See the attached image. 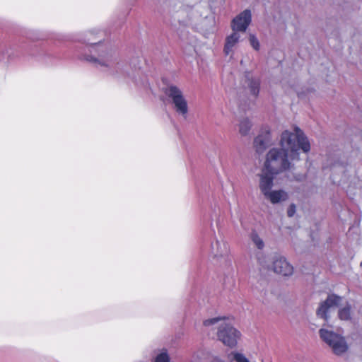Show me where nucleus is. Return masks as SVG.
I'll return each instance as SVG.
<instances>
[{
	"mask_svg": "<svg viewBox=\"0 0 362 362\" xmlns=\"http://www.w3.org/2000/svg\"><path fill=\"white\" fill-rule=\"evenodd\" d=\"M196 1H199V0H195Z\"/></svg>",
	"mask_w": 362,
	"mask_h": 362,
	"instance_id": "obj_28",
	"label": "nucleus"
},
{
	"mask_svg": "<svg viewBox=\"0 0 362 362\" xmlns=\"http://www.w3.org/2000/svg\"><path fill=\"white\" fill-rule=\"evenodd\" d=\"M211 362H225L223 360L220 358L215 357Z\"/></svg>",
	"mask_w": 362,
	"mask_h": 362,
	"instance_id": "obj_25",
	"label": "nucleus"
},
{
	"mask_svg": "<svg viewBox=\"0 0 362 362\" xmlns=\"http://www.w3.org/2000/svg\"><path fill=\"white\" fill-rule=\"evenodd\" d=\"M280 148H273L267 154L264 168L275 174L289 170L291 160H299L300 151L307 153L310 150V144L303 132L295 127L294 132L288 130L281 134Z\"/></svg>",
	"mask_w": 362,
	"mask_h": 362,
	"instance_id": "obj_2",
	"label": "nucleus"
},
{
	"mask_svg": "<svg viewBox=\"0 0 362 362\" xmlns=\"http://www.w3.org/2000/svg\"><path fill=\"white\" fill-rule=\"evenodd\" d=\"M276 174L269 172L268 170L262 168V173L259 175V187L263 195L269 192L274 185V175Z\"/></svg>",
	"mask_w": 362,
	"mask_h": 362,
	"instance_id": "obj_12",
	"label": "nucleus"
},
{
	"mask_svg": "<svg viewBox=\"0 0 362 362\" xmlns=\"http://www.w3.org/2000/svg\"><path fill=\"white\" fill-rule=\"evenodd\" d=\"M261 81L259 77L253 76L250 73L245 75V84L251 95L257 98L259 93Z\"/></svg>",
	"mask_w": 362,
	"mask_h": 362,
	"instance_id": "obj_13",
	"label": "nucleus"
},
{
	"mask_svg": "<svg viewBox=\"0 0 362 362\" xmlns=\"http://www.w3.org/2000/svg\"><path fill=\"white\" fill-rule=\"evenodd\" d=\"M272 143L270 131L262 129L259 134L254 140V146L258 153H263Z\"/></svg>",
	"mask_w": 362,
	"mask_h": 362,
	"instance_id": "obj_10",
	"label": "nucleus"
},
{
	"mask_svg": "<svg viewBox=\"0 0 362 362\" xmlns=\"http://www.w3.org/2000/svg\"><path fill=\"white\" fill-rule=\"evenodd\" d=\"M206 331L217 329L216 336L225 346L233 348L238 344L241 334L235 328L225 317L209 318L203 322Z\"/></svg>",
	"mask_w": 362,
	"mask_h": 362,
	"instance_id": "obj_3",
	"label": "nucleus"
},
{
	"mask_svg": "<svg viewBox=\"0 0 362 362\" xmlns=\"http://www.w3.org/2000/svg\"><path fill=\"white\" fill-rule=\"evenodd\" d=\"M229 247L222 239H215L211 243L209 258L213 264L227 262L228 260Z\"/></svg>",
	"mask_w": 362,
	"mask_h": 362,
	"instance_id": "obj_6",
	"label": "nucleus"
},
{
	"mask_svg": "<svg viewBox=\"0 0 362 362\" xmlns=\"http://www.w3.org/2000/svg\"><path fill=\"white\" fill-rule=\"evenodd\" d=\"M250 238L259 250H263L265 245L264 242L255 230H252L251 231L250 234ZM256 258L259 265H261L262 267L267 268L269 267V262L267 261L268 257L261 251H258L256 253Z\"/></svg>",
	"mask_w": 362,
	"mask_h": 362,
	"instance_id": "obj_7",
	"label": "nucleus"
},
{
	"mask_svg": "<svg viewBox=\"0 0 362 362\" xmlns=\"http://www.w3.org/2000/svg\"><path fill=\"white\" fill-rule=\"evenodd\" d=\"M86 43L84 52L81 54V59L110 76L127 83L132 82L137 86H145L146 76L135 64L132 66L121 60L115 52L100 41L90 42V39H87Z\"/></svg>",
	"mask_w": 362,
	"mask_h": 362,
	"instance_id": "obj_1",
	"label": "nucleus"
},
{
	"mask_svg": "<svg viewBox=\"0 0 362 362\" xmlns=\"http://www.w3.org/2000/svg\"><path fill=\"white\" fill-rule=\"evenodd\" d=\"M296 205L294 204H291L288 208V210H287V215L288 217H292L293 216V215L295 214L296 213Z\"/></svg>",
	"mask_w": 362,
	"mask_h": 362,
	"instance_id": "obj_24",
	"label": "nucleus"
},
{
	"mask_svg": "<svg viewBox=\"0 0 362 362\" xmlns=\"http://www.w3.org/2000/svg\"><path fill=\"white\" fill-rule=\"evenodd\" d=\"M320 338L332 350L334 354L340 356L346 352L348 344L344 337L327 329H320Z\"/></svg>",
	"mask_w": 362,
	"mask_h": 362,
	"instance_id": "obj_5",
	"label": "nucleus"
},
{
	"mask_svg": "<svg viewBox=\"0 0 362 362\" xmlns=\"http://www.w3.org/2000/svg\"><path fill=\"white\" fill-rule=\"evenodd\" d=\"M240 35L238 32L233 31V33L226 37L225 45H224V53L226 55H229L233 53L234 47L239 42Z\"/></svg>",
	"mask_w": 362,
	"mask_h": 362,
	"instance_id": "obj_15",
	"label": "nucleus"
},
{
	"mask_svg": "<svg viewBox=\"0 0 362 362\" xmlns=\"http://www.w3.org/2000/svg\"><path fill=\"white\" fill-rule=\"evenodd\" d=\"M154 362H170V357L166 350L162 351L155 358Z\"/></svg>",
	"mask_w": 362,
	"mask_h": 362,
	"instance_id": "obj_21",
	"label": "nucleus"
},
{
	"mask_svg": "<svg viewBox=\"0 0 362 362\" xmlns=\"http://www.w3.org/2000/svg\"><path fill=\"white\" fill-rule=\"evenodd\" d=\"M351 306L347 303L344 308L339 309L338 315L341 320H349L351 319Z\"/></svg>",
	"mask_w": 362,
	"mask_h": 362,
	"instance_id": "obj_18",
	"label": "nucleus"
},
{
	"mask_svg": "<svg viewBox=\"0 0 362 362\" xmlns=\"http://www.w3.org/2000/svg\"><path fill=\"white\" fill-rule=\"evenodd\" d=\"M341 297L335 295L330 294L328 296L327 298L321 303L318 309L317 310V315L318 317L327 320V313L330 308L337 306L341 300Z\"/></svg>",
	"mask_w": 362,
	"mask_h": 362,
	"instance_id": "obj_9",
	"label": "nucleus"
},
{
	"mask_svg": "<svg viewBox=\"0 0 362 362\" xmlns=\"http://www.w3.org/2000/svg\"><path fill=\"white\" fill-rule=\"evenodd\" d=\"M249 41L250 43V45L252 47V48L255 50L259 49V42L258 39L252 34L250 35Z\"/></svg>",
	"mask_w": 362,
	"mask_h": 362,
	"instance_id": "obj_22",
	"label": "nucleus"
},
{
	"mask_svg": "<svg viewBox=\"0 0 362 362\" xmlns=\"http://www.w3.org/2000/svg\"><path fill=\"white\" fill-rule=\"evenodd\" d=\"M272 267L275 273L283 276H290L293 272V266L287 262L286 258L281 256H276L274 258Z\"/></svg>",
	"mask_w": 362,
	"mask_h": 362,
	"instance_id": "obj_11",
	"label": "nucleus"
},
{
	"mask_svg": "<svg viewBox=\"0 0 362 362\" xmlns=\"http://www.w3.org/2000/svg\"><path fill=\"white\" fill-rule=\"evenodd\" d=\"M199 8V6H198L196 8V9L192 8L189 12V14H188V16H187V17H188L187 21H183L180 22V24H182L184 25H192V22L194 20V22L198 21L202 16V14L199 13V11H198Z\"/></svg>",
	"mask_w": 362,
	"mask_h": 362,
	"instance_id": "obj_16",
	"label": "nucleus"
},
{
	"mask_svg": "<svg viewBox=\"0 0 362 362\" xmlns=\"http://www.w3.org/2000/svg\"><path fill=\"white\" fill-rule=\"evenodd\" d=\"M168 101L173 105L175 112L184 119L187 117L189 107L182 90L175 85L170 84L163 88Z\"/></svg>",
	"mask_w": 362,
	"mask_h": 362,
	"instance_id": "obj_4",
	"label": "nucleus"
},
{
	"mask_svg": "<svg viewBox=\"0 0 362 362\" xmlns=\"http://www.w3.org/2000/svg\"><path fill=\"white\" fill-rule=\"evenodd\" d=\"M251 122L249 119L245 118L242 119L239 124V132L240 134L243 136L247 135L251 128Z\"/></svg>",
	"mask_w": 362,
	"mask_h": 362,
	"instance_id": "obj_17",
	"label": "nucleus"
},
{
	"mask_svg": "<svg viewBox=\"0 0 362 362\" xmlns=\"http://www.w3.org/2000/svg\"><path fill=\"white\" fill-rule=\"evenodd\" d=\"M228 359L230 361L234 362H250L248 358L244 354L237 351H232L228 355Z\"/></svg>",
	"mask_w": 362,
	"mask_h": 362,
	"instance_id": "obj_19",
	"label": "nucleus"
},
{
	"mask_svg": "<svg viewBox=\"0 0 362 362\" xmlns=\"http://www.w3.org/2000/svg\"><path fill=\"white\" fill-rule=\"evenodd\" d=\"M258 290H259L258 286H255V287L254 288V292H255V291H258Z\"/></svg>",
	"mask_w": 362,
	"mask_h": 362,
	"instance_id": "obj_26",
	"label": "nucleus"
},
{
	"mask_svg": "<svg viewBox=\"0 0 362 362\" xmlns=\"http://www.w3.org/2000/svg\"><path fill=\"white\" fill-rule=\"evenodd\" d=\"M209 355V352L206 349H199L193 355V359L194 362H199L202 360L207 358Z\"/></svg>",
	"mask_w": 362,
	"mask_h": 362,
	"instance_id": "obj_20",
	"label": "nucleus"
},
{
	"mask_svg": "<svg viewBox=\"0 0 362 362\" xmlns=\"http://www.w3.org/2000/svg\"><path fill=\"white\" fill-rule=\"evenodd\" d=\"M264 198L271 203L275 204H278L281 201H285L288 199V194L283 189L279 190H270L265 195H264Z\"/></svg>",
	"mask_w": 362,
	"mask_h": 362,
	"instance_id": "obj_14",
	"label": "nucleus"
},
{
	"mask_svg": "<svg viewBox=\"0 0 362 362\" xmlns=\"http://www.w3.org/2000/svg\"><path fill=\"white\" fill-rule=\"evenodd\" d=\"M11 49H6L5 52H1L0 53V61H5L6 59H8L11 57Z\"/></svg>",
	"mask_w": 362,
	"mask_h": 362,
	"instance_id": "obj_23",
	"label": "nucleus"
},
{
	"mask_svg": "<svg viewBox=\"0 0 362 362\" xmlns=\"http://www.w3.org/2000/svg\"><path fill=\"white\" fill-rule=\"evenodd\" d=\"M252 21L251 11L245 9L234 18L231 22V28L235 32H245Z\"/></svg>",
	"mask_w": 362,
	"mask_h": 362,
	"instance_id": "obj_8",
	"label": "nucleus"
},
{
	"mask_svg": "<svg viewBox=\"0 0 362 362\" xmlns=\"http://www.w3.org/2000/svg\"><path fill=\"white\" fill-rule=\"evenodd\" d=\"M260 292H261V293H263V292H264V295H265V292H264V288H263L262 291H260Z\"/></svg>",
	"mask_w": 362,
	"mask_h": 362,
	"instance_id": "obj_27",
	"label": "nucleus"
}]
</instances>
